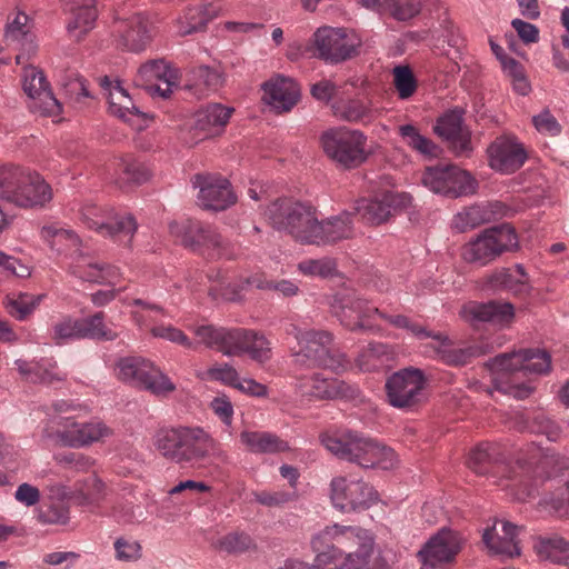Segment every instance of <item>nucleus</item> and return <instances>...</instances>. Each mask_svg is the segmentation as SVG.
Segmentation results:
<instances>
[{"label":"nucleus","mask_w":569,"mask_h":569,"mask_svg":"<svg viewBox=\"0 0 569 569\" xmlns=\"http://www.w3.org/2000/svg\"><path fill=\"white\" fill-rule=\"evenodd\" d=\"M317 221L316 208L300 201L290 236L298 242L313 244Z\"/></svg>","instance_id":"42"},{"label":"nucleus","mask_w":569,"mask_h":569,"mask_svg":"<svg viewBox=\"0 0 569 569\" xmlns=\"http://www.w3.org/2000/svg\"><path fill=\"white\" fill-rule=\"evenodd\" d=\"M254 287L257 289H271L281 292L284 297L296 296L299 291L298 286L289 280L268 281L260 274L246 278L242 281L241 289Z\"/></svg>","instance_id":"60"},{"label":"nucleus","mask_w":569,"mask_h":569,"mask_svg":"<svg viewBox=\"0 0 569 569\" xmlns=\"http://www.w3.org/2000/svg\"><path fill=\"white\" fill-rule=\"evenodd\" d=\"M139 74L149 81L153 79L162 81L164 87L156 86V91L162 98H168L179 83L178 70L163 59L147 61L139 68Z\"/></svg>","instance_id":"33"},{"label":"nucleus","mask_w":569,"mask_h":569,"mask_svg":"<svg viewBox=\"0 0 569 569\" xmlns=\"http://www.w3.org/2000/svg\"><path fill=\"white\" fill-rule=\"evenodd\" d=\"M194 335L199 338V342L210 349H217L226 356H229L234 328L214 327L204 325L194 328Z\"/></svg>","instance_id":"45"},{"label":"nucleus","mask_w":569,"mask_h":569,"mask_svg":"<svg viewBox=\"0 0 569 569\" xmlns=\"http://www.w3.org/2000/svg\"><path fill=\"white\" fill-rule=\"evenodd\" d=\"M70 13L67 31L76 41H81L96 26L98 10L96 0H61Z\"/></svg>","instance_id":"25"},{"label":"nucleus","mask_w":569,"mask_h":569,"mask_svg":"<svg viewBox=\"0 0 569 569\" xmlns=\"http://www.w3.org/2000/svg\"><path fill=\"white\" fill-rule=\"evenodd\" d=\"M51 199V187L38 173L30 172L14 204L22 208L43 207Z\"/></svg>","instance_id":"38"},{"label":"nucleus","mask_w":569,"mask_h":569,"mask_svg":"<svg viewBox=\"0 0 569 569\" xmlns=\"http://www.w3.org/2000/svg\"><path fill=\"white\" fill-rule=\"evenodd\" d=\"M23 90L30 98L29 109L33 113L53 117L61 113V103L54 98L41 70L33 66L23 69Z\"/></svg>","instance_id":"17"},{"label":"nucleus","mask_w":569,"mask_h":569,"mask_svg":"<svg viewBox=\"0 0 569 569\" xmlns=\"http://www.w3.org/2000/svg\"><path fill=\"white\" fill-rule=\"evenodd\" d=\"M430 335L427 338H431L437 342V345H431V348L443 363L458 367L469 361L471 353L466 349L452 348L453 343L447 335L435 331H430Z\"/></svg>","instance_id":"48"},{"label":"nucleus","mask_w":569,"mask_h":569,"mask_svg":"<svg viewBox=\"0 0 569 569\" xmlns=\"http://www.w3.org/2000/svg\"><path fill=\"white\" fill-rule=\"evenodd\" d=\"M100 86L108 91L109 110L113 116L127 122H132L133 118H144L146 114L133 104L119 81L113 84L110 78L104 76L100 78Z\"/></svg>","instance_id":"29"},{"label":"nucleus","mask_w":569,"mask_h":569,"mask_svg":"<svg viewBox=\"0 0 569 569\" xmlns=\"http://www.w3.org/2000/svg\"><path fill=\"white\" fill-rule=\"evenodd\" d=\"M80 322L70 316L63 317L52 327V340L56 345H62L69 340H79Z\"/></svg>","instance_id":"63"},{"label":"nucleus","mask_w":569,"mask_h":569,"mask_svg":"<svg viewBox=\"0 0 569 569\" xmlns=\"http://www.w3.org/2000/svg\"><path fill=\"white\" fill-rule=\"evenodd\" d=\"M234 109L221 103H210L194 114L192 130L198 140L219 134L229 122Z\"/></svg>","instance_id":"26"},{"label":"nucleus","mask_w":569,"mask_h":569,"mask_svg":"<svg viewBox=\"0 0 569 569\" xmlns=\"http://www.w3.org/2000/svg\"><path fill=\"white\" fill-rule=\"evenodd\" d=\"M223 83L222 73L208 66H198L187 72L184 89L197 98L216 92Z\"/></svg>","instance_id":"32"},{"label":"nucleus","mask_w":569,"mask_h":569,"mask_svg":"<svg viewBox=\"0 0 569 569\" xmlns=\"http://www.w3.org/2000/svg\"><path fill=\"white\" fill-rule=\"evenodd\" d=\"M29 17L18 12L12 21H8L4 40L8 46H20L27 52L33 49V39L28 27Z\"/></svg>","instance_id":"52"},{"label":"nucleus","mask_w":569,"mask_h":569,"mask_svg":"<svg viewBox=\"0 0 569 569\" xmlns=\"http://www.w3.org/2000/svg\"><path fill=\"white\" fill-rule=\"evenodd\" d=\"M393 86L399 99H410L418 88L417 79L408 66H397L393 68Z\"/></svg>","instance_id":"59"},{"label":"nucleus","mask_w":569,"mask_h":569,"mask_svg":"<svg viewBox=\"0 0 569 569\" xmlns=\"http://www.w3.org/2000/svg\"><path fill=\"white\" fill-rule=\"evenodd\" d=\"M263 100L278 113L290 111L300 99L299 84L290 78L278 77L264 82Z\"/></svg>","instance_id":"27"},{"label":"nucleus","mask_w":569,"mask_h":569,"mask_svg":"<svg viewBox=\"0 0 569 569\" xmlns=\"http://www.w3.org/2000/svg\"><path fill=\"white\" fill-rule=\"evenodd\" d=\"M388 355V346L382 342L369 343L358 356L357 363L362 371H373L383 363V357Z\"/></svg>","instance_id":"58"},{"label":"nucleus","mask_w":569,"mask_h":569,"mask_svg":"<svg viewBox=\"0 0 569 569\" xmlns=\"http://www.w3.org/2000/svg\"><path fill=\"white\" fill-rule=\"evenodd\" d=\"M154 449L168 461L196 465L207 460L229 462V455L209 431L200 426H164L153 437Z\"/></svg>","instance_id":"1"},{"label":"nucleus","mask_w":569,"mask_h":569,"mask_svg":"<svg viewBox=\"0 0 569 569\" xmlns=\"http://www.w3.org/2000/svg\"><path fill=\"white\" fill-rule=\"evenodd\" d=\"M465 110L453 108L443 112L433 126V132L448 143L456 157H469L472 152L471 132L463 124Z\"/></svg>","instance_id":"16"},{"label":"nucleus","mask_w":569,"mask_h":569,"mask_svg":"<svg viewBox=\"0 0 569 569\" xmlns=\"http://www.w3.org/2000/svg\"><path fill=\"white\" fill-rule=\"evenodd\" d=\"M53 422L63 426L56 432L58 441L66 447L80 448L99 441L110 435V429L101 421L79 423L71 417L53 419Z\"/></svg>","instance_id":"20"},{"label":"nucleus","mask_w":569,"mask_h":569,"mask_svg":"<svg viewBox=\"0 0 569 569\" xmlns=\"http://www.w3.org/2000/svg\"><path fill=\"white\" fill-rule=\"evenodd\" d=\"M71 272L84 281L109 286H116L121 276L119 268L116 266L84 261L72 266Z\"/></svg>","instance_id":"40"},{"label":"nucleus","mask_w":569,"mask_h":569,"mask_svg":"<svg viewBox=\"0 0 569 569\" xmlns=\"http://www.w3.org/2000/svg\"><path fill=\"white\" fill-rule=\"evenodd\" d=\"M239 438L246 449L256 455H274L290 450L286 440L268 431L243 430Z\"/></svg>","instance_id":"34"},{"label":"nucleus","mask_w":569,"mask_h":569,"mask_svg":"<svg viewBox=\"0 0 569 569\" xmlns=\"http://www.w3.org/2000/svg\"><path fill=\"white\" fill-rule=\"evenodd\" d=\"M296 389L308 400H335L353 396V388L337 378H326L321 373L300 376Z\"/></svg>","instance_id":"21"},{"label":"nucleus","mask_w":569,"mask_h":569,"mask_svg":"<svg viewBox=\"0 0 569 569\" xmlns=\"http://www.w3.org/2000/svg\"><path fill=\"white\" fill-rule=\"evenodd\" d=\"M191 184L199 190L197 203L204 210L223 211L237 201L230 181L220 174L196 173L191 177Z\"/></svg>","instance_id":"14"},{"label":"nucleus","mask_w":569,"mask_h":569,"mask_svg":"<svg viewBox=\"0 0 569 569\" xmlns=\"http://www.w3.org/2000/svg\"><path fill=\"white\" fill-rule=\"evenodd\" d=\"M385 8L398 21H407L421 10L420 0H385Z\"/></svg>","instance_id":"64"},{"label":"nucleus","mask_w":569,"mask_h":569,"mask_svg":"<svg viewBox=\"0 0 569 569\" xmlns=\"http://www.w3.org/2000/svg\"><path fill=\"white\" fill-rule=\"evenodd\" d=\"M353 214L342 212L323 221H317L313 244H330L349 239L353 234Z\"/></svg>","instance_id":"30"},{"label":"nucleus","mask_w":569,"mask_h":569,"mask_svg":"<svg viewBox=\"0 0 569 569\" xmlns=\"http://www.w3.org/2000/svg\"><path fill=\"white\" fill-rule=\"evenodd\" d=\"M14 363L19 373L27 381L32 383L54 386L57 383L63 382L67 379V373L58 370L56 362L44 363L18 359Z\"/></svg>","instance_id":"36"},{"label":"nucleus","mask_w":569,"mask_h":569,"mask_svg":"<svg viewBox=\"0 0 569 569\" xmlns=\"http://www.w3.org/2000/svg\"><path fill=\"white\" fill-rule=\"evenodd\" d=\"M528 152L518 138L510 132L500 133V174L518 171L527 161Z\"/></svg>","instance_id":"37"},{"label":"nucleus","mask_w":569,"mask_h":569,"mask_svg":"<svg viewBox=\"0 0 569 569\" xmlns=\"http://www.w3.org/2000/svg\"><path fill=\"white\" fill-rule=\"evenodd\" d=\"M216 16L217 10L212 4L188 8L177 20V32L183 37L202 31Z\"/></svg>","instance_id":"43"},{"label":"nucleus","mask_w":569,"mask_h":569,"mask_svg":"<svg viewBox=\"0 0 569 569\" xmlns=\"http://www.w3.org/2000/svg\"><path fill=\"white\" fill-rule=\"evenodd\" d=\"M442 27V42L447 43L448 47L452 49V52L442 50L443 46H436L439 50H441L440 54L446 56L453 62L451 68V72H456L460 70L459 61L462 60V56L466 49V40L460 34L459 29L450 21L445 20L441 24Z\"/></svg>","instance_id":"51"},{"label":"nucleus","mask_w":569,"mask_h":569,"mask_svg":"<svg viewBox=\"0 0 569 569\" xmlns=\"http://www.w3.org/2000/svg\"><path fill=\"white\" fill-rule=\"evenodd\" d=\"M69 507L62 501H52L38 510L37 519L42 525H67L70 519Z\"/></svg>","instance_id":"61"},{"label":"nucleus","mask_w":569,"mask_h":569,"mask_svg":"<svg viewBox=\"0 0 569 569\" xmlns=\"http://www.w3.org/2000/svg\"><path fill=\"white\" fill-rule=\"evenodd\" d=\"M29 173L19 166H0V199L14 203Z\"/></svg>","instance_id":"44"},{"label":"nucleus","mask_w":569,"mask_h":569,"mask_svg":"<svg viewBox=\"0 0 569 569\" xmlns=\"http://www.w3.org/2000/svg\"><path fill=\"white\" fill-rule=\"evenodd\" d=\"M409 197L405 193L386 192L381 198L367 200L358 210L362 211V216L372 224H380L389 219L392 213L406 207Z\"/></svg>","instance_id":"28"},{"label":"nucleus","mask_w":569,"mask_h":569,"mask_svg":"<svg viewBox=\"0 0 569 569\" xmlns=\"http://www.w3.org/2000/svg\"><path fill=\"white\" fill-rule=\"evenodd\" d=\"M299 350L293 355L296 365L337 370L343 366L342 355L332 350L333 335L327 330H298Z\"/></svg>","instance_id":"7"},{"label":"nucleus","mask_w":569,"mask_h":569,"mask_svg":"<svg viewBox=\"0 0 569 569\" xmlns=\"http://www.w3.org/2000/svg\"><path fill=\"white\" fill-rule=\"evenodd\" d=\"M421 182L430 191L453 199L471 196L478 188L477 180L455 164L427 167Z\"/></svg>","instance_id":"9"},{"label":"nucleus","mask_w":569,"mask_h":569,"mask_svg":"<svg viewBox=\"0 0 569 569\" xmlns=\"http://www.w3.org/2000/svg\"><path fill=\"white\" fill-rule=\"evenodd\" d=\"M299 271L306 276H318L329 278L337 272V262L333 258L323 257L320 259H307L298 264Z\"/></svg>","instance_id":"62"},{"label":"nucleus","mask_w":569,"mask_h":569,"mask_svg":"<svg viewBox=\"0 0 569 569\" xmlns=\"http://www.w3.org/2000/svg\"><path fill=\"white\" fill-rule=\"evenodd\" d=\"M400 136L405 139L408 147L425 158H437L441 149L431 139L420 134L413 124H403L399 128Z\"/></svg>","instance_id":"53"},{"label":"nucleus","mask_w":569,"mask_h":569,"mask_svg":"<svg viewBox=\"0 0 569 569\" xmlns=\"http://www.w3.org/2000/svg\"><path fill=\"white\" fill-rule=\"evenodd\" d=\"M465 260L487 264L498 256V226L483 230L463 249Z\"/></svg>","instance_id":"31"},{"label":"nucleus","mask_w":569,"mask_h":569,"mask_svg":"<svg viewBox=\"0 0 569 569\" xmlns=\"http://www.w3.org/2000/svg\"><path fill=\"white\" fill-rule=\"evenodd\" d=\"M320 141L326 156L343 170L361 167L371 154L367 136L358 129L332 128L321 134Z\"/></svg>","instance_id":"5"},{"label":"nucleus","mask_w":569,"mask_h":569,"mask_svg":"<svg viewBox=\"0 0 569 569\" xmlns=\"http://www.w3.org/2000/svg\"><path fill=\"white\" fill-rule=\"evenodd\" d=\"M551 370V356L543 349H520L500 353V392L515 399L523 400L530 397L535 387L528 382H515L505 379L502 372L523 371L533 375H547Z\"/></svg>","instance_id":"4"},{"label":"nucleus","mask_w":569,"mask_h":569,"mask_svg":"<svg viewBox=\"0 0 569 569\" xmlns=\"http://www.w3.org/2000/svg\"><path fill=\"white\" fill-rule=\"evenodd\" d=\"M567 468L568 460L559 455L533 453L528 461L519 459L515 466L505 465L503 477L513 481L506 489L510 487L512 491L516 490L513 496L517 500H525L533 495L539 481L556 476ZM501 472L502 468L500 467Z\"/></svg>","instance_id":"3"},{"label":"nucleus","mask_w":569,"mask_h":569,"mask_svg":"<svg viewBox=\"0 0 569 569\" xmlns=\"http://www.w3.org/2000/svg\"><path fill=\"white\" fill-rule=\"evenodd\" d=\"M171 234L180 237L181 243L207 259H234L233 246L211 226L200 221L188 220L184 223L172 221L169 223Z\"/></svg>","instance_id":"6"},{"label":"nucleus","mask_w":569,"mask_h":569,"mask_svg":"<svg viewBox=\"0 0 569 569\" xmlns=\"http://www.w3.org/2000/svg\"><path fill=\"white\" fill-rule=\"evenodd\" d=\"M320 439L323 447L332 455L362 468L378 467L389 470L396 465V453L391 448L360 432L347 430L332 435L326 433Z\"/></svg>","instance_id":"2"},{"label":"nucleus","mask_w":569,"mask_h":569,"mask_svg":"<svg viewBox=\"0 0 569 569\" xmlns=\"http://www.w3.org/2000/svg\"><path fill=\"white\" fill-rule=\"evenodd\" d=\"M330 487L333 506L345 512L367 510L378 500L373 487L361 480L339 477L332 479Z\"/></svg>","instance_id":"15"},{"label":"nucleus","mask_w":569,"mask_h":569,"mask_svg":"<svg viewBox=\"0 0 569 569\" xmlns=\"http://www.w3.org/2000/svg\"><path fill=\"white\" fill-rule=\"evenodd\" d=\"M80 214L81 221L88 228L118 240L123 237L130 242L137 230V222L131 214L109 217L94 204L83 207Z\"/></svg>","instance_id":"18"},{"label":"nucleus","mask_w":569,"mask_h":569,"mask_svg":"<svg viewBox=\"0 0 569 569\" xmlns=\"http://www.w3.org/2000/svg\"><path fill=\"white\" fill-rule=\"evenodd\" d=\"M497 209V203L491 202L466 207L453 216L451 227L457 232H467L493 220Z\"/></svg>","instance_id":"35"},{"label":"nucleus","mask_w":569,"mask_h":569,"mask_svg":"<svg viewBox=\"0 0 569 569\" xmlns=\"http://www.w3.org/2000/svg\"><path fill=\"white\" fill-rule=\"evenodd\" d=\"M465 546L459 531L442 527L422 546L418 557L428 569H448L457 559Z\"/></svg>","instance_id":"12"},{"label":"nucleus","mask_w":569,"mask_h":569,"mask_svg":"<svg viewBox=\"0 0 569 569\" xmlns=\"http://www.w3.org/2000/svg\"><path fill=\"white\" fill-rule=\"evenodd\" d=\"M427 379L422 370L406 368L392 373L386 382L389 403L395 408H411L425 397Z\"/></svg>","instance_id":"13"},{"label":"nucleus","mask_w":569,"mask_h":569,"mask_svg":"<svg viewBox=\"0 0 569 569\" xmlns=\"http://www.w3.org/2000/svg\"><path fill=\"white\" fill-rule=\"evenodd\" d=\"M248 355L250 359L264 363L271 358L270 342L259 331L247 328H234L229 356Z\"/></svg>","instance_id":"23"},{"label":"nucleus","mask_w":569,"mask_h":569,"mask_svg":"<svg viewBox=\"0 0 569 569\" xmlns=\"http://www.w3.org/2000/svg\"><path fill=\"white\" fill-rule=\"evenodd\" d=\"M79 322L81 339L111 341L118 337V335L104 323V312L102 311L79 319Z\"/></svg>","instance_id":"55"},{"label":"nucleus","mask_w":569,"mask_h":569,"mask_svg":"<svg viewBox=\"0 0 569 569\" xmlns=\"http://www.w3.org/2000/svg\"><path fill=\"white\" fill-rule=\"evenodd\" d=\"M500 67L515 93L525 97L531 92V82L522 63L500 51Z\"/></svg>","instance_id":"47"},{"label":"nucleus","mask_w":569,"mask_h":569,"mask_svg":"<svg viewBox=\"0 0 569 569\" xmlns=\"http://www.w3.org/2000/svg\"><path fill=\"white\" fill-rule=\"evenodd\" d=\"M299 204L292 198H279L268 206L264 216L273 229L290 236Z\"/></svg>","instance_id":"39"},{"label":"nucleus","mask_w":569,"mask_h":569,"mask_svg":"<svg viewBox=\"0 0 569 569\" xmlns=\"http://www.w3.org/2000/svg\"><path fill=\"white\" fill-rule=\"evenodd\" d=\"M357 527H327L312 541V550L317 553L312 569H341L338 565L343 553L352 551L356 546V535L350 531Z\"/></svg>","instance_id":"8"},{"label":"nucleus","mask_w":569,"mask_h":569,"mask_svg":"<svg viewBox=\"0 0 569 569\" xmlns=\"http://www.w3.org/2000/svg\"><path fill=\"white\" fill-rule=\"evenodd\" d=\"M502 289L512 292L515 296L529 293L531 287L522 264H516L515 269L506 268L500 270V290Z\"/></svg>","instance_id":"56"},{"label":"nucleus","mask_w":569,"mask_h":569,"mask_svg":"<svg viewBox=\"0 0 569 569\" xmlns=\"http://www.w3.org/2000/svg\"><path fill=\"white\" fill-rule=\"evenodd\" d=\"M459 316L472 328L478 329L498 317V302L496 300L488 302L468 301L462 305Z\"/></svg>","instance_id":"46"},{"label":"nucleus","mask_w":569,"mask_h":569,"mask_svg":"<svg viewBox=\"0 0 569 569\" xmlns=\"http://www.w3.org/2000/svg\"><path fill=\"white\" fill-rule=\"evenodd\" d=\"M333 114L347 122L370 123L375 119V110L369 101L361 99H348L332 104Z\"/></svg>","instance_id":"41"},{"label":"nucleus","mask_w":569,"mask_h":569,"mask_svg":"<svg viewBox=\"0 0 569 569\" xmlns=\"http://www.w3.org/2000/svg\"><path fill=\"white\" fill-rule=\"evenodd\" d=\"M118 377L134 387L150 391L158 397L176 390V385L159 368L139 357H127L118 362Z\"/></svg>","instance_id":"10"},{"label":"nucleus","mask_w":569,"mask_h":569,"mask_svg":"<svg viewBox=\"0 0 569 569\" xmlns=\"http://www.w3.org/2000/svg\"><path fill=\"white\" fill-rule=\"evenodd\" d=\"M538 555L555 563L569 566V541L559 536L540 539L536 545Z\"/></svg>","instance_id":"54"},{"label":"nucleus","mask_w":569,"mask_h":569,"mask_svg":"<svg viewBox=\"0 0 569 569\" xmlns=\"http://www.w3.org/2000/svg\"><path fill=\"white\" fill-rule=\"evenodd\" d=\"M331 313L350 331L377 333L380 327L373 323L379 309L356 293H338L330 303Z\"/></svg>","instance_id":"11"},{"label":"nucleus","mask_w":569,"mask_h":569,"mask_svg":"<svg viewBox=\"0 0 569 569\" xmlns=\"http://www.w3.org/2000/svg\"><path fill=\"white\" fill-rule=\"evenodd\" d=\"M498 457V448L491 442H480L469 453L467 465L479 476H487L493 470Z\"/></svg>","instance_id":"50"},{"label":"nucleus","mask_w":569,"mask_h":569,"mask_svg":"<svg viewBox=\"0 0 569 569\" xmlns=\"http://www.w3.org/2000/svg\"><path fill=\"white\" fill-rule=\"evenodd\" d=\"M356 535L355 551H349L345 561L341 563V569H387V561L380 557H373V538L369 531L362 528H356L350 531Z\"/></svg>","instance_id":"24"},{"label":"nucleus","mask_w":569,"mask_h":569,"mask_svg":"<svg viewBox=\"0 0 569 569\" xmlns=\"http://www.w3.org/2000/svg\"><path fill=\"white\" fill-rule=\"evenodd\" d=\"M43 295H31L27 292L10 293L3 300L7 312L19 321L28 319L39 307Z\"/></svg>","instance_id":"49"},{"label":"nucleus","mask_w":569,"mask_h":569,"mask_svg":"<svg viewBox=\"0 0 569 569\" xmlns=\"http://www.w3.org/2000/svg\"><path fill=\"white\" fill-rule=\"evenodd\" d=\"M502 523V536H500V562L505 558L519 557L521 555V547L519 540V533L522 530L521 527L516 526L510 521H501Z\"/></svg>","instance_id":"57"},{"label":"nucleus","mask_w":569,"mask_h":569,"mask_svg":"<svg viewBox=\"0 0 569 569\" xmlns=\"http://www.w3.org/2000/svg\"><path fill=\"white\" fill-rule=\"evenodd\" d=\"M317 57L328 63H340L356 53V44L345 29L319 28L313 34Z\"/></svg>","instance_id":"19"},{"label":"nucleus","mask_w":569,"mask_h":569,"mask_svg":"<svg viewBox=\"0 0 569 569\" xmlns=\"http://www.w3.org/2000/svg\"><path fill=\"white\" fill-rule=\"evenodd\" d=\"M118 46L131 52H140L151 41V23L142 13H136L114 24Z\"/></svg>","instance_id":"22"}]
</instances>
